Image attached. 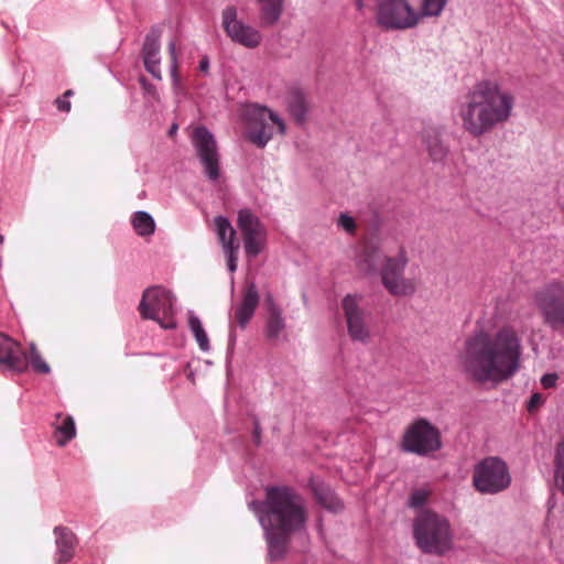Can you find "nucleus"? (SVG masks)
<instances>
[{"mask_svg":"<svg viewBox=\"0 0 564 564\" xmlns=\"http://www.w3.org/2000/svg\"><path fill=\"white\" fill-rule=\"evenodd\" d=\"M543 324L554 332L564 329V283L552 282L533 295Z\"/></svg>","mask_w":564,"mask_h":564,"instance_id":"obj_8","label":"nucleus"},{"mask_svg":"<svg viewBox=\"0 0 564 564\" xmlns=\"http://www.w3.org/2000/svg\"><path fill=\"white\" fill-rule=\"evenodd\" d=\"M355 4H356L357 10H359V11H361L365 8L364 0H355Z\"/></svg>","mask_w":564,"mask_h":564,"instance_id":"obj_43","label":"nucleus"},{"mask_svg":"<svg viewBox=\"0 0 564 564\" xmlns=\"http://www.w3.org/2000/svg\"><path fill=\"white\" fill-rule=\"evenodd\" d=\"M544 402V398L541 393H533L528 402V410L530 412L540 408Z\"/></svg>","mask_w":564,"mask_h":564,"instance_id":"obj_37","label":"nucleus"},{"mask_svg":"<svg viewBox=\"0 0 564 564\" xmlns=\"http://www.w3.org/2000/svg\"><path fill=\"white\" fill-rule=\"evenodd\" d=\"M160 37L161 31L153 28L145 36L143 44V62L147 70L156 79L162 78L160 68Z\"/></svg>","mask_w":564,"mask_h":564,"instance_id":"obj_17","label":"nucleus"},{"mask_svg":"<svg viewBox=\"0 0 564 564\" xmlns=\"http://www.w3.org/2000/svg\"><path fill=\"white\" fill-rule=\"evenodd\" d=\"M422 142L433 162H442L448 154V145L443 139V133L435 127H426L422 131Z\"/></svg>","mask_w":564,"mask_h":564,"instance_id":"obj_19","label":"nucleus"},{"mask_svg":"<svg viewBox=\"0 0 564 564\" xmlns=\"http://www.w3.org/2000/svg\"><path fill=\"white\" fill-rule=\"evenodd\" d=\"M73 95H74V91H73L72 89H68V90H66V91L63 94V97H64V98H68V97H70V96H73Z\"/></svg>","mask_w":564,"mask_h":564,"instance_id":"obj_45","label":"nucleus"},{"mask_svg":"<svg viewBox=\"0 0 564 564\" xmlns=\"http://www.w3.org/2000/svg\"><path fill=\"white\" fill-rule=\"evenodd\" d=\"M555 482L564 495V438L557 444L555 452Z\"/></svg>","mask_w":564,"mask_h":564,"instance_id":"obj_31","label":"nucleus"},{"mask_svg":"<svg viewBox=\"0 0 564 564\" xmlns=\"http://www.w3.org/2000/svg\"><path fill=\"white\" fill-rule=\"evenodd\" d=\"M177 131V126L176 124H173L170 130H169V135L172 137L176 133Z\"/></svg>","mask_w":564,"mask_h":564,"instance_id":"obj_44","label":"nucleus"},{"mask_svg":"<svg viewBox=\"0 0 564 564\" xmlns=\"http://www.w3.org/2000/svg\"><path fill=\"white\" fill-rule=\"evenodd\" d=\"M188 325L192 333L195 336V339L203 351H207L209 349V339L205 329L203 328L200 319L195 315H189Z\"/></svg>","mask_w":564,"mask_h":564,"instance_id":"obj_29","label":"nucleus"},{"mask_svg":"<svg viewBox=\"0 0 564 564\" xmlns=\"http://www.w3.org/2000/svg\"><path fill=\"white\" fill-rule=\"evenodd\" d=\"M310 488L313 492L315 500L323 508L333 512H337L343 508L340 500L337 498L334 491L323 481L312 478L310 480Z\"/></svg>","mask_w":564,"mask_h":564,"instance_id":"obj_23","label":"nucleus"},{"mask_svg":"<svg viewBox=\"0 0 564 564\" xmlns=\"http://www.w3.org/2000/svg\"><path fill=\"white\" fill-rule=\"evenodd\" d=\"M169 54L171 59V75L174 80H177V55H176V43L171 41L169 43Z\"/></svg>","mask_w":564,"mask_h":564,"instance_id":"obj_33","label":"nucleus"},{"mask_svg":"<svg viewBox=\"0 0 564 564\" xmlns=\"http://www.w3.org/2000/svg\"><path fill=\"white\" fill-rule=\"evenodd\" d=\"M384 258H390L382 253L378 246L375 243H367L362 248L359 258V267L366 273L379 272L384 263Z\"/></svg>","mask_w":564,"mask_h":564,"instance_id":"obj_24","label":"nucleus"},{"mask_svg":"<svg viewBox=\"0 0 564 564\" xmlns=\"http://www.w3.org/2000/svg\"><path fill=\"white\" fill-rule=\"evenodd\" d=\"M191 139L204 167L205 175L210 181H217L220 176V166L217 142L214 135L205 127H197L193 130Z\"/></svg>","mask_w":564,"mask_h":564,"instance_id":"obj_14","label":"nucleus"},{"mask_svg":"<svg viewBox=\"0 0 564 564\" xmlns=\"http://www.w3.org/2000/svg\"><path fill=\"white\" fill-rule=\"evenodd\" d=\"M268 316L265 319V338L273 343L276 341L285 330L286 324L283 317L282 308L273 301L271 296L267 299Z\"/></svg>","mask_w":564,"mask_h":564,"instance_id":"obj_20","label":"nucleus"},{"mask_svg":"<svg viewBox=\"0 0 564 564\" xmlns=\"http://www.w3.org/2000/svg\"><path fill=\"white\" fill-rule=\"evenodd\" d=\"M221 26L231 42L246 48H257L262 42L261 32L238 19L235 6H227L221 12Z\"/></svg>","mask_w":564,"mask_h":564,"instance_id":"obj_13","label":"nucleus"},{"mask_svg":"<svg viewBox=\"0 0 564 564\" xmlns=\"http://www.w3.org/2000/svg\"><path fill=\"white\" fill-rule=\"evenodd\" d=\"M473 484L481 494L495 495L506 490L511 484L507 463L496 456L484 458L475 466Z\"/></svg>","mask_w":564,"mask_h":564,"instance_id":"obj_7","label":"nucleus"},{"mask_svg":"<svg viewBox=\"0 0 564 564\" xmlns=\"http://www.w3.org/2000/svg\"><path fill=\"white\" fill-rule=\"evenodd\" d=\"M53 437L61 447L68 444L76 436V426L73 416L58 413L53 422Z\"/></svg>","mask_w":564,"mask_h":564,"instance_id":"obj_25","label":"nucleus"},{"mask_svg":"<svg viewBox=\"0 0 564 564\" xmlns=\"http://www.w3.org/2000/svg\"><path fill=\"white\" fill-rule=\"evenodd\" d=\"M558 377L556 373H546L541 378V384L544 389L555 387Z\"/></svg>","mask_w":564,"mask_h":564,"instance_id":"obj_38","label":"nucleus"},{"mask_svg":"<svg viewBox=\"0 0 564 564\" xmlns=\"http://www.w3.org/2000/svg\"><path fill=\"white\" fill-rule=\"evenodd\" d=\"M427 498V492L425 490L419 489L412 492L410 497V506L411 507H421L425 503Z\"/></svg>","mask_w":564,"mask_h":564,"instance_id":"obj_35","label":"nucleus"},{"mask_svg":"<svg viewBox=\"0 0 564 564\" xmlns=\"http://www.w3.org/2000/svg\"><path fill=\"white\" fill-rule=\"evenodd\" d=\"M516 107L514 94L494 80L477 83L459 106L462 128L473 138H481L506 124Z\"/></svg>","mask_w":564,"mask_h":564,"instance_id":"obj_3","label":"nucleus"},{"mask_svg":"<svg viewBox=\"0 0 564 564\" xmlns=\"http://www.w3.org/2000/svg\"><path fill=\"white\" fill-rule=\"evenodd\" d=\"M424 19L420 9L409 0H381L377 6L376 20L386 30H408Z\"/></svg>","mask_w":564,"mask_h":564,"instance_id":"obj_6","label":"nucleus"},{"mask_svg":"<svg viewBox=\"0 0 564 564\" xmlns=\"http://www.w3.org/2000/svg\"><path fill=\"white\" fill-rule=\"evenodd\" d=\"M289 110L296 123L303 124L306 121L308 105L301 91H294L289 101Z\"/></svg>","mask_w":564,"mask_h":564,"instance_id":"obj_27","label":"nucleus"},{"mask_svg":"<svg viewBox=\"0 0 564 564\" xmlns=\"http://www.w3.org/2000/svg\"><path fill=\"white\" fill-rule=\"evenodd\" d=\"M238 247H231L229 251H226L225 254L227 256V265L230 272H235L237 270V261H238Z\"/></svg>","mask_w":564,"mask_h":564,"instance_id":"obj_36","label":"nucleus"},{"mask_svg":"<svg viewBox=\"0 0 564 564\" xmlns=\"http://www.w3.org/2000/svg\"><path fill=\"white\" fill-rule=\"evenodd\" d=\"M417 546L425 553L442 555L452 546L448 521L437 513L424 510L414 523Z\"/></svg>","mask_w":564,"mask_h":564,"instance_id":"obj_4","label":"nucleus"},{"mask_svg":"<svg viewBox=\"0 0 564 564\" xmlns=\"http://www.w3.org/2000/svg\"><path fill=\"white\" fill-rule=\"evenodd\" d=\"M248 139L258 148H264L273 137V127L280 134H285V122L274 111L258 104L247 105L241 115Z\"/></svg>","mask_w":564,"mask_h":564,"instance_id":"obj_5","label":"nucleus"},{"mask_svg":"<svg viewBox=\"0 0 564 564\" xmlns=\"http://www.w3.org/2000/svg\"><path fill=\"white\" fill-rule=\"evenodd\" d=\"M199 70L206 73L209 68V61L208 58L205 56L203 57L200 61H199Z\"/></svg>","mask_w":564,"mask_h":564,"instance_id":"obj_42","label":"nucleus"},{"mask_svg":"<svg viewBox=\"0 0 564 564\" xmlns=\"http://www.w3.org/2000/svg\"><path fill=\"white\" fill-rule=\"evenodd\" d=\"M259 300L256 284L248 282L243 288L242 301L235 312V322L239 327L245 328L247 326L259 305Z\"/></svg>","mask_w":564,"mask_h":564,"instance_id":"obj_18","label":"nucleus"},{"mask_svg":"<svg viewBox=\"0 0 564 564\" xmlns=\"http://www.w3.org/2000/svg\"><path fill=\"white\" fill-rule=\"evenodd\" d=\"M0 366L17 372L28 368L26 354L20 344L3 333H0Z\"/></svg>","mask_w":564,"mask_h":564,"instance_id":"obj_16","label":"nucleus"},{"mask_svg":"<svg viewBox=\"0 0 564 564\" xmlns=\"http://www.w3.org/2000/svg\"><path fill=\"white\" fill-rule=\"evenodd\" d=\"M173 304L174 297L169 290L151 286L143 292L138 310L142 318L155 321L162 328L172 329L176 326Z\"/></svg>","mask_w":564,"mask_h":564,"instance_id":"obj_9","label":"nucleus"},{"mask_svg":"<svg viewBox=\"0 0 564 564\" xmlns=\"http://www.w3.org/2000/svg\"><path fill=\"white\" fill-rule=\"evenodd\" d=\"M253 440L257 445L261 442V429L257 419L253 420Z\"/></svg>","mask_w":564,"mask_h":564,"instance_id":"obj_41","label":"nucleus"},{"mask_svg":"<svg viewBox=\"0 0 564 564\" xmlns=\"http://www.w3.org/2000/svg\"><path fill=\"white\" fill-rule=\"evenodd\" d=\"M54 533L56 535V563H67L75 554L76 535L65 527L55 528Z\"/></svg>","mask_w":564,"mask_h":564,"instance_id":"obj_21","label":"nucleus"},{"mask_svg":"<svg viewBox=\"0 0 564 564\" xmlns=\"http://www.w3.org/2000/svg\"><path fill=\"white\" fill-rule=\"evenodd\" d=\"M403 451L425 456L442 447L441 433L425 419H417L408 426L402 437Z\"/></svg>","mask_w":564,"mask_h":564,"instance_id":"obj_11","label":"nucleus"},{"mask_svg":"<svg viewBox=\"0 0 564 564\" xmlns=\"http://www.w3.org/2000/svg\"><path fill=\"white\" fill-rule=\"evenodd\" d=\"M448 0H420V11L424 18H436L442 14Z\"/></svg>","mask_w":564,"mask_h":564,"instance_id":"obj_30","label":"nucleus"},{"mask_svg":"<svg viewBox=\"0 0 564 564\" xmlns=\"http://www.w3.org/2000/svg\"><path fill=\"white\" fill-rule=\"evenodd\" d=\"M214 224L216 227L218 240L224 249V252L229 251L231 247L240 248V245L237 240L236 230L226 217H215Z\"/></svg>","mask_w":564,"mask_h":564,"instance_id":"obj_26","label":"nucleus"},{"mask_svg":"<svg viewBox=\"0 0 564 564\" xmlns=\"http://www.w3.org/2000/svg\"><path fill=\"white\" fill-rule=\"evenodd\" d=\"M341 308L349 338L355 343L367 345L371 341V313L360 304V299L355 295H346L341 301Z\"/></svg>","mask_w":564,"mask_h":564,"instance_id":"obj_12","label":"nucleus"},{"mask_svg":"<svg viewBox=\"0 0 564 564\" xmlns=\"http://www.w3.org/2000/svg\"><path fill=\"white\" fill-rule=\"evenodd\" d=\"M55 104H56V107L58 108V110L64 111V112H69L70 111L72 105H70V102L68 100H66V98L58 97L55 100Z\"/></svg>","mask_w":564,"mask_h":564,"instance_id":"obj_39","label":"nucleus"},{"mask_svg":"<svg viewBox=\"0 0 564 564\" xmlns=\"http://www.w3.org/2000/svg\"><path fill=\"white\" fill-rule=\"evenodd\" d=\"M263 529L270 561L282 560L294 534L305 529L308 511L305 499L293 488L273 486L265 489L264 500L252 501Z\"/></svg>","mask_w":564,"mask_h":564,"instance_id":"obj_2","label":"nucleus"},{"mask_svg":"<svg viewBox=\"0 0 564 564\" xmlns=\"http://www.w3.org/2000/svg\"><path fill=\"white\" fill-rule=\"evenodd\" d=\"M259 9V23L262 28L274 26L284 12L285 0H253Z\"/></svg>","mask_w":564,"mask_h":564,"instance_id":"obj_22","label":"nucleus"},{"mask_svg":"<svg viewBox=\"0 0 564 564\" xmlns=\"http://www.w3.org/2000/svg\"><path fill=\"white\" fill-rule=\"evenodd\" d=\"M338 226H340L344 230H346L349 234H352L356 230L355 219L348 216L347 214H340L338 218Z\"/></svg>","mask_w":564,"mask_h":564,"instance_id":"obj_34","label":"nucleus"},{"mask_svg":"<svg viewBox=\"0 0 564 564\" xmlns=\"http://www.w3.org/2000/svg\"><path fill=\"white\" fill-rule=\"evenodd\" d=\"M140 83L147 93L152 95L154 98H158L156 89L152 84L148 83L145 78H141Z\"/></svg>","mask_w":564,"mask_h":564,"instance_id":"obj_40","label":"nucleus"},{"mask_svg":"<svg viewBox=\"0 0 564 564\" xmlns=\"http://www.w3.org/2000/svg\"><path fill=\"white\" fill-rule=\"evenodd\" d=\"M409 259L404 249L393 258H384L380 270L381 282L392 296H412L417 290V282L404 275Z\"/></svg>","mask_w":564,"mask_h":564,"instance_id":"obj_10","label":"nucleus"},{"mask_svg":"<svg viewBox=\"0 0 564 564\" xmlns=\"http://www.w3.org/2000/svg\"><path fill=\"white\" fill-rule=\"evenodd\" d=\"M131 223L134 231L140 237L151 236L155 230V223L152 216L145 212L134 213Z\"/></svg>","mask_w":564,"mask_h":564,"instance_id":"obj_28","label":"nucleus"},{"mask_svg":"<svg viewBox=\"0 0 564 564\" xmlns=\"http://www.w3.org/2000/svg\"><path fill=\"white\" fill-rule=\"evenodd\" d=\"M28 365L31 364L33 369L39 373H48L50 366L44 361L35 344L30 345V354L26 356Z\"/></svg>","mask_w":564,"mask_h":564,"instance_id":"obj_32","label":"nucleus"},{"mask_svg":"<svg viewBox=\"0 0 564 564\" xmlns=\"http://www.w3.org/2000/svg\"><path fill=\"white\" fill-rule=\"evenodd\" d=\"M237 226L242 236L247 257L256 258L263 250L267 241L263 224L250 209H241L238 213Z\"/></svg>","mask_w":564,"mask_h":564,"instance_id":"obj_15","label":"nucleus"},{"mask_svg":"<svg viewBox=\"0 0 564 564\" xmlns=\"http://www.w3.org/2000/svg\"><path fill=\"white\" fill-rule=\"evenodd\" d=\"M522 355L521 334L506 325L494 333L478 330L468 336L459 350L458 362L470 381L499 384L520 370Z\"/></svg>","mask_w":564,"mask_h":564,"instance_id":"obj_1","label":"nucleus"}]
</instances>
